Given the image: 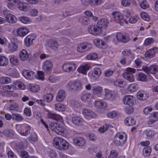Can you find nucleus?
Masks as SVG:
<instances>
[{
  "label": "nucleus",
  "instance_id": "nucleus-1",
  "mask_svg": "<svg viewBox=\"0 0 158 158\" xmlns=\"http://www.w3.org/2000/svg\"><path fill=\"white\" fill-rule=\"evenodd\" d=\"M53 144L56 148L60 150H67L69 147V143L65 139L59 137H55L54 139Z\"/></svg>",
  "mask_w": 158,
  "mask_h": 158
},
{
  "label": "nucleus",
  "instance_id": "nucleus-2",
  "mask_svg": "<svg viewBox=\"0 0 158 158\" xmlns=\"http://www.w3.org/2000/svg\"><path fill=\"white\" fill-rule=\"evenodd\" d=\"M67 87L69 91L76 92L81 90L82 86L81 84L78 81H70L68 82Z\"/></svg>",
  "mask_w": 158,
  "mask_h": 158
},
{
  "label": "nucleus",
  "instance_id": "nucleus-3",
  "mask_svg": "<svg viewBox=\"0 0 158 158\" xmlns=\"http://www.w3.org/2000/svg\"><path fill=\"white\" fill-rule=\"evenodd\" d=\"M124 103L131 106L134 104L135 101L134 100L132 96H126L124 97L123 98ZM133 111V109L132 107H127L126 108V112L128 114L132 113Z\"/></svg>",
  "mask_w": 158,
  "mask_h": 158
},
{
  "label": "nucleus",
  "instance_id": "nucleus-4",
  "mask_svg": "<svg viewBox=\"0 0 158 158\" xmlns=\"http://www.w3.org/2000/svg\"><path fill=\"white\" fill-rule=\"evenodd\" d=\"M127 136L125 134H122L118 132L115 135L114 138V143L116 145H123L126 142Z\"/></svg>",
  "mask_w": 158,
  "mask_h": 158
},
{
  "label": "nucleus",
  "instance_id": "nucleus-5",
  "mask_svg": "<svg viewBox=\"0 0 158 158\" xmlns=\"http://www.w3.org/2000/svg\"><path fill=\"white\" fill-rule=\"evenodd\" d=\"M136 69L131 68H127L126 69V72L123 74V77L130 82L134 81L135 77L132 73H135Z\"/></svg>",
  "mask_w": 158,
  "mask_h": 158
},
{
  "label": "nucleus",
  "instance_id": "nucleus-6",
  "mask_svg": "<svg viewBox=\"0 0 158 158\" xmlns=\"http://www.w3.org/2000/svg\"><path fill=\"white\" fill-rule=\"evenodd\" d=\"M63 71L67 73L73 72L76 68V65L72 62H67L62 66Z\"/></svg>",
  "mask_w": 158,
  "mask_h": 158
},
{
  "label": "nucleus",
  "instance_id": "nucleus-7",
  "mask_svg": "<svg viewBox=\"0 0 158 158\" xmlns=\"http://www.w3.org/2000/svg\"><path fill=\"white\" fill-rule=\"evenodd\" d=\"M142 70L147 74H154L158 71V67L156 65H151L149 67L144 66L143 67Z\"/></svg>",
  "mask_w": 158,
  "mask_h": 158
},
{
  "label": "nucleus",
  "instance_id": "nucleus-8",
  "mask_svg": "<svg viewBox=\"0 0 158 158\" xmlns=\"http://www.w3.org/2000/svg\"><path fill=\"white\" fill-rule=\"evenodd\" d=\"M105 94L103 96V98L105 100L110 101L115 100L116 96L113 91L106 89H105Z\"/></svg>",
  "mask_w": 158,
  "mask_h": 158
},
{
  "label": "nucleus",
  "instance_id": "nucleus-9",
  "mask_svg": "<svg viewBox=\"0 0 158 158\" xmlns=\"http://www.w3.org/2000/svg\"><path fill=\"white\" fill-rule=\"evenodd\" d=\"M53 97V95L52 94L48 93L44 96L43 100H38L37 102L42 106H44L45 104L44 101L49 102L52 100Z\"/></svg>",
  "mask_w": 158,
  "mask_h": 158
},
{
  "label": "nucleus",
  "instance_id": "nucleus-10",
  "mask_svg": "<svg viewBox=\"0 0 158 158\" xmlns=\"http://www.w3.org/2000/svg\"><path fill=\"white\" fill-rule=\"evenodd\" d=\"M92 44L87 43H84L78 45L77 47L78 52H82L88 51L92 48Z\"/></svg>",
  "mask_w": 158,
  "mask_h": 158
},
{
  "label": "nucleus",
  "instance_id": "nucleus-11",
  "mask_svg": "<svg viewBox=\"0 0 158 158\" xmlns=\"http://www.w3.org/2000/svg\"><path fill=\"white\" fill-rule=\"evenodd\" d=\"M88 30L90 33L94 35H99L102 33V30H100L96 25L89 26L88 28Z\"/></svg>",
  "mask_w": 158,
  "mask_h": 158
},
{
  "label": "nucleus",
  "instance_id": "nucleus-12",
  "mask_svg": "<svg viewBox=\"0 0 158 158\" xmlns=\"http://www.w3.org/2000/svg\"><path fill=\"white\" fill-rule=\"evenodd\" d=\"M112 15L113 16V18L117 22L120 23L121 25H122L123 24V21L126 23L127 22V20H125L123 19V16L119 12H113L112 13Z\"/></svg>",
  "mask_w": 158,
  "mask_h": 158
},
{
  "label": "nucleus",
  "instance_id": "nucleus-13",
  "mask_svg": "<svg viewBox=\"0 0 158 158\" xmlns=\"http://www.w3.org/2000/svg\"><path fill=\"white\" fill-rule=\"evenodd\" d=\"M6 11L4 10L3 13L5 15L6 21L9 23H14L17 21L15 16L10 13H6Z\"/></svg>",
  "mask_w": 158,
  "mask_h": 158
},
{
  "label": "nucleus",
  "instance_id": "nucleus-14",
  "mask_svg": "<svg viewBox=\"0 0 158 158\" xmlns=\"http://www.w3.org/2000/svg\"><path fill=\"white\" fill-rule=\"evenodd\" d=\"M46 43L47 45L53 49H56L58 47L57 41L55 39H49L47 40Z\"/></svg>",
  "mask_w": 158,
  "mask_h": 158
},
{
  "label": "nucleus",
  "instance_id": "nucleus-15",
  "mask_svg": "<svg viewBox=\"0 0 158 158\" xmlns=\"http://www.w3.org/2000/svg\"><path fill=\"white\" fill-rule=\"evenodd\" d=\"M73 142L75 145L81 147L83 146L86 143L85 139L81 137L75 138L73 139Z\"/></svg>",
  "mask_w": 158,
  "mask_h": 158
},
{
  "label": "nucleus",
  "instance_id": "nucleus-16",
  "mask_svg": "<svg viewBox=\"0 0 158 158\" xmlns=\"http://www.w3.org/2000/svg\"><path fill=\"white\" fill-rule=\"evenodd\" d=\"M52 64L49 60H46L43 63L42 68L43 70L46 72H50L52 68Z\"/></svg>",
  "mask_w": 158,
  "mask_h": 158
},
{
  "label": "nucleus",
  "instance_id": "nucleus-17",
  "mask_svg": "<svg viewBox=\"0 0 158 158\" xmlns=\"http://www.w3.org/2000/svg\"><path fill=\"white\" fill-rule=\"evenodd\" d=\"M109 23V22L107 19H99L97 23V26L99 27L100 30H102V28H105Z\"/></svg>",
  "mask_w": 158,
  "mask_h": 158
},
{
  "label": "nucleus",
  "instance_id": "nucleus-18",
  "mask_svg": "<svg viewBox=\"0 0 158 158\" xmlns=\"http://www.w3.org/2000/svg\"><path fill=\"white\" fill-rule=\"evenodd\" d=\"M90 67L89 64H85L81 65L78 68L77 70L79 73L86 75L87 72L89 69Z\"/></svg>",
  "mask_w": 158,
  "mask_h": 158
},
{
  "label": "nucleus",
  "instance_id": "nucleus-19",
  "mask_svg": "<svg viewBox=\"0 0 158 158\" xmlns=\"http://www.w3.org/2000/svg\"><path fill=\"white\" fill-rule=\"evenodd\" d=\"M66 95L65 92L64 90L62 89L59 90L56 97L57 101L58 102L63 101L65 98Z\"/></svg>",
  "mask_w": 158,
  "mask_h": 158
},
{
  "label": "nucleus",
  "instance_id": "nucleus-20",
  "mask_svg": "<svg viewBox=\"0 0 158 158\" xmlns=\"http://www.w3.org/2000/svg\"><path fill=\"white\" fill-rule=\"evenodd\" d=\"M23 74L26 78L29 79H32L35 76V73L30 70H24Z\"/></svg>",
  "mask_w": 158,
  "mask_h": 158
},
{
  "label": "nucleus",
  "instance_id": "nucleus-21",
  "mask_svg": "<svg viewBox=\"0 0 158 158\" xmlns=\"http://www.w3.org/2000/svg\"><path fill=\"white\" fill-rule=\"evenodd\" d=\"M83 114L85 116L93 118H96L97 116L92 110H90L84 109L82 111Z\"/></svg>",
  "mask_w": 158,
  "mask_h": 158
},
{
  "label": "nucleus",
  "instance_id": "nucleus-22",
  "mask_svg": "<svg viewBox=\"0 0 158 158\" xmlns=\"http://www.w3.org/2000/svg\"><path fill=\"white\" fill-rule=\"evenodd\" d=\"M116 38L118 41H122L123 43H127L130 40V38L127 36L123 35L120 33H118L116 35Z\"/></svg>",
  "mask_w": 158,
  "mask_h": 158
},
{
  "label": "nucleus",
  "instance_id": "nucleus-23",
  "mask_svg": "<svg viewBox=\"0 0 158 158\" xmlns=\"http://www.w3.org/2000/svg\"><path fill=\"white\" fill-rule=\"evenodd\" d=\"M29 32V30L26 27H20L17 29V34L20 36H23Z\"/></svg>",
  "mask_w": 158,
  "mask_h": 158
},
{
  "label": "nucleus",
  "instance_id": "nucleus-24",
  "mask_svg": "<svg viewBox=\"0 0 158 158\" xmlns=\"http://www.w3.org/2000/svg\"><path fill=\"white\" fill-rule=\"evenodd\" d=\"M83 119L79 116H74L72 118L73 123L77 126L81 125L83 122Z\"/></svg>",
  "mask_w": 158,
  "mask_h": 158
},
{
  "label": "nucleus",
  "instance_id": "nucleus-25",
  "mask_svg": "<svg viewBox=\"0 0 158 158\" xmlns=\"http://www.w3.org/2000/svg\"><path fill=\"white\" fill-rule=\"evenodd\" d=\"M29 55L28 52L25 50L22 49L19 53V57L22 61L27 60L28 58Z\"/></svg>",
  "mask_w": 158,
  "mask_h": 158
},
{
  "label": "nucleus",
  "instance_id": "nucleus-26",
  "mask_svg": "<svg viewBox=\"0 0 158 158\" xmlns=\"http://www.w3.org/2000/svg\"><path fill=\"white\" fill-rule=\"evenodd\" d=\"M94 105L97 108L104 109L106 107L107 104L104 101H96Z\"/></svg>",
  "mask_w": 158,
  "mask_h": 158
},
{
  "label": "nucleus",
  "instance_id": "nucleus-27",
  "mask_svg": "<svg viewBox=\"0 0 158 158\" xmlns=\"http://www.w3.org/2000/svg\"><path fill=\"white\" fill-rule=\"evenodd\" d=\"M94 42L96 45L98 47L103 48L106 47V42L100 39H95Z\"/></svg>",
  "mask_w": 158,
  "mask_h": 158
},
{
  "label": "nucleus",
  "instance_id": "nucleus-28",
  "mask_svg": "<svg viewBox=\"0 0 158 158\" xmlns=\"http://www.w3.org/2000/svg\"><path fill=\"white\" fill-rule=\"evenodd\" d=\"M9 60L5 56L0 55V66H5L8 65Z\"/></svg>",
  "mask_w": 158,
  "mask_h": 158
},
{
  "label": "nucleus",
  "instance_id": "nucleus-29",
  "mask_svg": "<svg viewBox=\"0 0 158 158\" xmlns=\"http://www.w3.org/2000/svg\"><path fill=\"white\" fill-rule=\"evenodd\" d=\"M49 118L57 121L62 120V117L59 114L52 113H49L48 115Z\"/></svg>",
  "mask_w": 158,
  "mask_h": 158
},
{
  "label": "nucleus",
  "instance_id": "nucleus-30",
  "mask_svg": "<svg viewBox=\"0 0 158 158\" xmlns=\"http://www.w3.org/2000/svg\"><path fill=\"white\" fill-rule=\"evenodd\" d=\"M65 129L62 126L58 124L56 129V131H55L58 134L63 135L64 134Z\"/></svg>",
  "mask_w": 158,
  "mask_h": 158
},
{
  "label": "nucleus",
  "instance_id": "nucleus-31",
  "mask_svg": "<svg viewBox=\"0 0 158 158\" xmlns=\"http://www.w3.org/2000/svg\"><path fill=\"white\" fill-rule=\"evenodd\" d=\"M18 7L20 10L24 11H27L28 9L27 4L22 1L18 4Z\"/></svg>",
  "mask_w": 158,
  "mask_h": 158
},
{
  "label": "nucleus",
  "instance_id": "nucleus-32",
  "mask_svg": "<svg viewBox=\"0 0 158 158\" xmlns=\"http://www.w3.org/2000/svg\"><path fill=\"white\" fill-rule=\"evenodd\" d=\"M9 60L10 63L13 65L16 66L19 65V60L16 56H11Z\"/></svg>",
  "mask_w": 158,
  "mask_h": 158
},
{
  "label": "nucleus",
  "instance_id": "nucleus-33",
  "mask_svg": "<svg viewBox=\"0 0 158 158\" xmlns=\"http://www.w3.org/2000/svg\"><path fill=\"white\" fill-rule=\"evenodd\" d=\"M139 89L138 85L136 83H133L129 85L128 89L131 92L136 91Z\"/></svg>",
  "mask_w": 158,
  "mask_h": 158
},
{
  "label": "nucleus",
  "instance_id": "nucleus-34",
  "mask_svg": "<svg viewBox=\"0 0 158 158\" xmlns=\"http://www.w3.org/2000/svg\"><path fill=\"white\" fill-rule=\"evenodd\" d=\"M124 122L127 126H132L135 123V121L131 117H128L126 118Z\"/></svg>",
  "mask_w": 158,
  "mask_h": 158
},
{
  "label": "nucleus",
  "instance_id": "nucleus-35",
  "mask_svg": "<svg viewBox=\"0 0 158 158\" xmlns=\"http://www.w3.org/2000/svg\"><path fill=\"white\" fill-rule=\"evenodd\" d=\"M114 85L118 86L120 88H123L124 87V81L121 79H116L113 82Z\"/></svg>",
  "mask_w": 158,
  "mask_h": 158
},
{
  "label": "nucleus",
  "instance_id": "nucleus-36",
  "mask_svg": "<svg viewBox=\"0 0 158 158\" xmlns=\"http://www.w3.org/2000/svg\"><path fill=\"white\" fill-rule=\"evenodd\" d=\"M9 51L11 52H13L17 50L18 46L16 44L13 43H9L8 46Z\"/></svg>",
  "mask_w": 158,
  "mask_h": 158
},
{
  "label": "nucleus",
  "instance_id": "nucleus-37",
  "mask_svg": "<svg viewBox=\"0 0 158 158\" xmlns=\"http://www.w3.org/2000/svg\"><path fill=\"white\" fill-rule=\"evenodd\" d=\"M151 149L149 146L145 147L143 150V154L144 156H149L151 153Z\"/></svg>",
  "mask_w": 158,
  "mask_h": 158
},
{
  "label": "nucleus",
  "instance_id": "nucleus-38",
  "mask_svg": "<svg viewBox=\"0 0 158 158\" xmlns=\"http://www.w3.org/2000/svg\"><path fill=\"white\" fill-rule=\"evenodd\" d=\"M156 49L154 47L148 50L145 53V56L146 57H152L155 55Z\"/></svg>",
  "mask_w": 158,
  "mask_h": 158
},
{
  "label": "nucleus",
  "instance_id": "nucleus-39",
  "mask_svg": "<svg viewBox=\"0 0 158 158\" xmlns=\"http://www.w3.org/2000/svg\"><path fill=\"white\" fill-rule=\"evenodd\" d=\"M92 92L95 94H99L102 93V88L100 86H95L92 88Z\"/></svg>",
  "mask_w": 158,
  "mask_h": 158
},
{
  "label": "nucleus",
  "instance_id": "nucleus-40",
  "mask_svg": "<svg viewBox=\"0 0 158 158\" xmlns=\"http://www.w3.org/2000/svg\"><path fill=\"white\" fill-rule=\"evenodd\" d=\"M146 94L144 93L143 91L139 92L137 93V98L142 100H145L147 99L148 97L146 96Z\"/></svg>",
  "mask_w": 158,
  "mask_h": 158
},
{
  "label": "nucleus",
  "instance_id": "nucleus-41",
  "mask_svg": "<svg viewBox=\"0 0 158 158\" xmlns=\"http://www.w3.org/2000/svg\"><path fill=\"white\" fill-rule=\"evenodd\" d=\"M32 38V36L28 35L24 39V41L26 45L29 46L32 44V40L34 39Z\"/></svg>",
  "mask_w": 158,
  "mask_h": 158
},
{
  "label": "nucleus",
  "instance_id": "nucleus-42",
  "mask_svg": "<svg viewBox=\"0 0 158 158\" xmlns=\"http://www.w3.org/2000/svg\"><path fill=\"white\" fill-rule=\"evenodd\" d=\"M91 97V94H83L81 97V99L83 102H86L88 101Z\"/></svg>",
  "mask_w": 158,
  "mask_h": 158
},
{
  "label": "nucleus",
  "instance_id": "nucleus-43",
  "mask_svg": "<svg viewBox=\"0 0 158 158\" xmlns=\"http://www.w3.org/2000/svg\"><path fill=\"white\" fill-rule=\"evenodd\" d=\"M65 106L60 103H57L55 104V108L56 110L59 111H63L64 110Z\"/></svg>",
  "mask_w": 158,
  "mask_h": 158
},
{
  "label": "nucleus",
  "instance_id": "nucleus-44",
  "mask_svg": "<svg viewBox=\"0 0 158 158\" xmlns=\"http://www.w3.org/2000/svg\"><path fill=\"white\" fill-rule=\"evenodd\" d=\"M137 79L139 81H145L147 80V77L146 75L143 73H140L138 75Z\"/></svg>",
  "mask_w": 158,
  "mask_h": 158
},
{
  "label": "nucleus",
  "instance_id": "nucleus-45",
  "mask_svg": "<svg viewBox=\"0 0 158 158\" xmlns=\"http://www.w3.org/2000/svg\"><path fill=\"white\" fill-rule=\"evenodd\" d=\"M70 104L73 107L77 108H81V104L78 101L72 100L70 101Z\"/></svg>",
  "mask_w": 158,
  "mask_h": 158
},
{
  "label": "nucleus",
  "instance_id": "nucleus-46",
  "mask_svg": "<svg viewBox=\"0 0 158 158\" xmlns=\"http://www.w3.org/2000/svg\"><path fill=\"white\" fill-rule=\"evenodd\" d=\"M102 73V71L99 68H97L94 69L93 71V76L94 77H96V79L99 78V75H101Z\"/></svg>",
  "mask_w": 158,
  "mask_h": 158
},
{
  "label": "nucleus",
  "instance_id": "nucleus-47",
  "mask_svg": "<svg viewBox=\"0 0 158 158\" xmlns=\"http://www.w3.org/2000/svg\"><path fill=\"white\" fill-rule=\"evenodd\" d=\"M19 20L20 21L24 24L29 23L30 21V19L29 18L23 16L19 17Z\"/></svg>",
  "mask_w": 158,
  "mask_h": 158
},
{
  "label": "nucleus",
  "instance_id": "nucleus-48",
  "mask_svg": "<svg viewBox=\"0 0 158 158\" xmlns=\"http://www.w3.org/2000/svg\"><path fill=\"white\" fill-rule=\"evenodd\" d=\"M11 79L8 77H2L0 78V82L3 84L10 83Z\"/></svg>",
  "mask_w": 158,
  "mask_h": 158
},
{
  "label": "nucleus",
  "instance_id": "nucleus-49",
  "mask_svg": "<svg viewBox=\"0 0 158 158\" xmlns=\"http://www.w3.org/2000/svg\"><path fill=\"white\" fill-rule=\"evenodd\" d=\"M12 119L16 121H20L23 119V118L20 114H12Z\"/></svg>",
  "mask_w": 158,
  "mask_h": 158
},
{
  "label": "nucleus",
  "instance_id": "nucleus-50",
  "mask_svg": "<svg viewBox=\"0 0 158 158\" xmlns=\"http://www.w3.org/2000/svg\"><path fill=\"white\" fill-rule=\"evenodd\" d=\"M31 128L30 126H27L25 128V131H23L21 130L19 132V134L24 136L28 135L30 133Z\"/></svg>",
  "mask_w": 158,
  "mask_h": 158
},
{
  "label": "nucleus",
  "instance_id": "nucleus-51",
  "mask_svg": "<svg viewBox=\"0 0 158 158\" xmlns=\"http://www.w3.org/2000/svg\"><path fill=\"white\" fill-rule=\"evenodd\" d=\"M155 40L152 38H149L146 39L144 42V45L146 46L149 45L153 44Z\"/></svg>",
  "mask_w": 158,
  "mask_h": 158
},
{
  "label": "nucleus",
  "instance_id": "nucleus-52",
  "mask_svg": "<svg viewBox=\"0 0 158 158\" xmlns=\"http://www.w3.org/2000/svg\"><path fill=\"white\" fill-rule=\"evenodd\" d=\"M80 22L82 25H88L89 22V19L85 16H81L80 19Z\"/></svg>",
  "mask_w": 158,
  "mask_h": 158
},
{
  "label": "nucleus",
  "instance_id": "nucleus-53",
  "mask_svg": "<svg viewBox=\"0 0 158 158\" xmlns=\"http://www.w3.org/2000/svg\"><path fill=\"white\" fill-rule=\"evenodd\" d=\"M98 57L96 53H92L88 55L87 56V59L89 60H94Z\"/></svg>",
  "mask_w": 158,
  "mask_h": 158
},
{
  "label": "nucleus",
  "instance_id": "nucleus-54",
  "mask_svg": "<svg viewBox=\"0 0 158 158\" xmlns=\"http://www.w3.org/2000/svg\"><path fill=\"white\" fill-rule=\"evenodd\" d=\"M101 2V0H89V4L91 6L97 5Z\"/></svg>",
  "mask_w": 158,
  "mask_h": 158
},
{
  "label": "nucleus",
  "instance_id": "nucleus-55",
  "mask_svg": "<svg viewBox=\"0 0 158 158\" xmlns=\"http://www.w3.org/2000/svg\"><path fill=\"white\" fill-rule=\"evenodd\" d=\"M118 155L117 151L115 150H112L110 151L108 158H116Z\"/></svg>",
  "mask_w": 158,
  "mask_h": 158
},
{
  "label": "nucleus",
  "instance_id": "nucleus-56",
  "mask_svg": "<svg viewBox=\"0 0 158 158\" xmlns=\"http://www.w3.org/2000/svg\"><path fill=\"white\" fill-rule=\"evenodd\" d=\"M19 106L18 104L14 103L11 104L9 106L10 110L11 111L17 110Z\"/></svg>",
  "mask_w": 158,
  "mask_h": 158
},
{
  "label": "nucleus",
  "instance_id": "nucleus-57",
  "mask_svg": "<svg viewBox=\"0 0 158 158\" xmlns=\"http://www.w3.org/2000/svg\"><path fill=\"white\" fill-rule=\"evenodd\" d=\"M11 88L12 86L10 85H4L3 87V89L5 92H11L12 91Z\"/></svg>",
  "mask_w": 158,
  "mask_h": 158
},
{
  "label": "nucleus",
  "instance_id": "nucleus-58",
  "mask_svg": "<svg viewBox=\"0 0 158 158\" xmlns=\"http://www.w3.org/2000/svg\"><path fill=\"white\" fill-rule=\"evenodd\" d=\"M141 16L142 18L144 20L149 21L150 20V19L148 15L145 12L142 13L141 14Z\"/></svg>",
  "mask_w": 158,
  "mask_h": 158
},
{
  "label": "nucleus",
  "instance_id": "nucleus-59",
  "mask_svg": "<svg viewBox=\"0 0 158 158\" xmlns=\"http://www.w3.org/2000/svg\"><path fill=\"white\" fill-rule=\"evenodd\" d=\"M138 18L135 16H131L129 19L128 20L129 22L131 23H135L138 20Z\"/></svg>",
  "mask_w": 158,
  "mask_h": 158
},
{
  "label": "nucleus",
  "instance_id": "nucleus-60",
  "mask_svg": "<svg viewBox=\"0 0 158 158\" xmlns=\"http://www.w3.org/2000/svg\"><path fill=\"white\" fill-rule=\"evenodd\" d=\"M23 142L19 143L17 144L16 146V149L18 152H19L23 149Z\"/></svg>",
  "mask_w": 158,
  "mask_h": 158
},
{
  "label": "nucleus",
  "instance_id": "nucleus-61",
  "mask_svg": "<svg viewBox=\"0 0 158 158\" xmlns=\"http://www.w3.org/2000/svg\"><path fill=\"white\" fill-rule=\"evenodd\" d=\"M31 91L33 92H36L40 90V87L38 85H32L30 88Z\"/></svg>",
  "mask_w": 158,
  "mask_h": 158
},
{
  "label": "nucleus",
  "instance_id": "nucleus-62",
  "mask_svg": "<svg viewBox=\"0 0 158 158\" xmlns=\"http://www.w3.org/2000/svg\"><path fill=\"white\" fill-rule=\"evenodd\" d=\"M123 15L127 19H129L131 17L130 11L128 10L125 9L123 11Z\"/></svg>",
  "mask_w": 158,
  "mask_h": 158
},
{
  "label": "nucleus",
  "instance_id": "nucleus-63",
  "mask_svg": "<svg viewBox=\"0 0 158 158\" xmlns=\"http://www.w3.org/2000/svg\"><path fill=\"white\" fill-rule=\"evenodd\" d=\"M146 136L150 138H152L154 135V132L153 131L151 130H147L146 132Z\"/></svg>",
  "mask_w": 158,
  "mask_h": 158
},
{
  "label": "nucleus",
  "instance_id": "nucleus-64",
  "mask_svg": "<svg viewBox=\"0 0 158 158\" xmlns=\"http://www.w3.org/2000/svg\"><path fill=\"white\" fill-rule=\"evenodd\" d=\"M149 117L156 121L158 120V112H154L153 113L151 114Z\"/></svg>",
  "mask_w": 158,
  "mask_h": 158
}]
</instances>
